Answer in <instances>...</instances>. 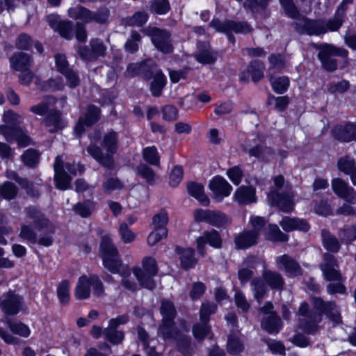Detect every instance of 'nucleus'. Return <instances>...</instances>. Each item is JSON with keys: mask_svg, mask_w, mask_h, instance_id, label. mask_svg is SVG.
Returning <instances> with one entry per match:
<instances>
[{"mask_svg": "<svg viewBox=\"0 0 356 356\" xmlns=\"http://www.w3.org/2000/svg\"><path fill=\"white\" fill-rule=\"evenodd\" d=\"M209 189L212 191L213 198L218 202L222 201L225 197L230 195L232 187L222 177L217 176L213 177L209 182Z\"/></svg>", "mask_w": 356, "mask_h": 356, "instance_id": "nucleus-22", "label": "nucleus"}, {"mask_svg": "<svg viewBox=\"0 0 356 356\" xmlns=\"http://www.w3.org/2000/svg\"><path fill=\"white\" fill-rule=\"evenodd\" d=\"M100 249L102 253V259L104 266L112 273H119L121 275H129V270L123 269L120 271L122 267V261L117 248L111 243L108 236H104L102 238Z\"/></svg>", "mask_w": 356, "mask_h": 356, "instance_id": "nucleus-3", "label": "nucleus"}, {"mask_svg": "<svg viewBox=\"0 0 356 356\" xmlns=\"http://www.w3.org/2000/svg\"><path fill=\"white\" fill-rule=\"evenodd\" d=\"M277 268L284 270L289 277H296L302 274L299 263L289 254H284L275 259Z\"/></svg>", "mask_w": 356, "mask_h": 356, "instance_id": "nucleus-16", "label": "nucleus"}, {"mask_svg": "<svg viewBox=\"0 0 356 356\" xmlns=\"http://www.w3.org/2000/svg\"><path fill=\"white\" fill-rule=\"evenodd\" d=\"M88 153L102 165L108 169H112L114 167V159L111 155L106 153L104 154L102 149L94 144L90 145L87 147Z\"/></svg>", "mask_w": 356, "mask_h": 356, "instance_id": "nucleus-29", "label": "nucleus"}, {"mask_svg": "<svg viewBox=\"0 0 356 356\" xmlns=\"http://www.w3.org/2000/svg\"><path fill=\"white\" fill-rule=\"evenodd\" d=\"M138 337L147 356H163L162 353L156 351L155 346H150V335H138Z\"/></svg>", "mask_w": 356, "mask_h": 356, "instance_id": "nucleus-56", "label": "nucleus"}, {"mask_svg": "<svg viewBox=\"0 0 356 356\" xmlns=\"http://www.w3.org/2000/svg\"><path fill=\"white\" fill-rule=\"evenodd\" d=\"M10 67L15 71H24L28 68H31L33 57L31 55L17 51L14 53L9 58Z\"/></svg>", "mask_w": 356, "mask_h": 356, "instance_id": "nucleus-27", "label": "nucleus"}, {"mask_svg": "<svg viewBox=\"0 0 356 356\" xmlns=\"http://www.w3.org/2000/svg\"><path fill=\"white\" fill-rule=\"evenodd\" d=\"M188 193L197 199L202 205L208 206L209 199L204 193V187L202 184L195 182L189 183L187 186Z\"/></svg>", "mask_w": 356, "mask_h": 356, "instance_id": "nucleus-41", "label": "nucleus"}, {"mask_svg": "<svg viewBox=\"0 0 356 356\" xmlns=\"http://www.w3.org/2000/svg\"><path fill=\"white\" fill-rule=\"evenodd\" d=\"M90 288H92L93 295L97 297H102L104 295V287L100 278L96 275L88 276Z\"/></svg>", "mask_w": 356, "mask_h": 356, "instance_id": "nucleus-60", "label": "nucleus"}, {"mask_svg": "<svg viewBox=\"0 0 356 356\" xmlns=\"http://www.w3.org/2000/svg\"><path fill=\"white\" fill-rule=\"evenodd\" d=\"M198 48L199 51L195 55V58L197 62L202 64H211L216 61V54L212 51L209 44H199Z\"/></svg>", "mask_w": 356, "mask_h": 356, "instance_id": "nucleus-33", "label": "nucleus"}, {"mask_svg": "<svg viewBox=\"0 0 356 356\" xmlns=\"http://www.w3.org/2000/svg\"><path fill=\"white\" fill-rule=\"evenodd\" d=\"M252 291L254 298L260 302L266 293V287L264 281L259 277H254L250 282Z\"/></svg>", "mask_w": 356, "mask_h": 356, "instance_id": "nucleus-51", "label": "nucleus"}, {"mask_svg": "<svg viewBox=\"0 0 356 356\" xmlns=\"http://www.w3.org/2000/svg\"><path fill=\"white\" fill-rule=\"evenodd\" d=\"M259 234L255 231H243L234 237L237 249H247L257 243Z\"/></svg>", "mask_w": 356, "mask_h": 356, "instance_id": "nucleus-28", "label": "nucleus"}, {"mask_svg": "<svg viewBox=\"0 0 356 356\" xmlns=\"http://www.w3.org/2000/svg\"><path fill=\"white\" fill-rule=\"evenodd\" d=\"M196 243L199 253L204 256L205 254V244L208 243L215 248H220L222 245V238L218 231L211 229L210 231H205L201 236L196 239Z\"/></svg>", "mask_w": 356, "mask_h": 356, "instance_id": "nucleus-21", "label": "nucleus"}, {"mask_svg": "<svg viewBox=\"0 0 356 356\" xmlns=\"http://www.w3.org/2000/svg\"><path fill=\"white\" fill-rule=\"evenodd\" d=\"M21 158L25 165L34 167L39 161V154L33 149H29L21 156Z\"/></svg>", "mask_w": 356, "mask_h": 356, "instance_id": "nucleus-64", "label": "nucleus"}, {"mask_svg": "<svg viewBox=\"0 0 356 356\" xmlns=\"http://www.w3.org/2000/svg\"><path fill=\"white\" fill-rule=\"evenodd\" d=\"M321 235L323 247L327 252L323 254L319 268L326 280L339 281L342 279V275L338 259L333 254L337 253L341 249L340 238L325 229L321 230Z\"/></svg>", "mask_w": 356, "mask_h": 356, "instance_id": "nucleus-2", "label": "nucleus"}, {"mask_svg": "<svg viewBox=\"0 0 356 356\" xmlns=\"http://www.w3.org/2000/svg\"><path fill=\"white\" fill-rule=\"evenodd\" d=\"M266 237L272 241L285 242L288 241V236L281 232L276 225H270L268 226Z\"/></svg>", "mask_w": 356, "mask_h": 356, "instance_id": "nucleus-55", "label": "nucleus"}, {"mask_svg": "<svg viewBox=\"0 0 356 356\" xmlns=\"http://www.w3.org/2000/svg\"><path fill=\"white\" fill-rule=\"evenodd\" d=\"M257 263H261L264 267H266L265 261L263 260H259L257 257H247L243 261V264L245 267L239 268L238 271V277L242 286L246 284L253 275V271L248 268H255L256 264Z\"/></svg>", "mask_w": 356, "mask_h": 356, "instance_id": "nucleus-26", "label": "nucleus"}, {"mask_svg": "<svg viewBox=\"0 0 356 356\" xmlns=\"http://www.w3.org/2000/svg\"><path fill=\"white\" fill-rule=\"evenodd\" d=\"M70 283L65 280L59 283L57 287V296L61 304H67L70 299Z\"/></svg>", "mask_w": 356, "mask_h": 356, "instance_id": "nucleus-54", "label": "nucleus"}, {"mask_svg": "<svg viewBox=\"0 0 356 356\" xmlns=\"http://www.w3.org/2000/svg\"><path fill=\"white\" fill-rule=\"evenodd\" d=\"M312 304L321 316L322 314H325L336 323L340 322V313L334 302H325L321 298L314 297L312 298Z\"/></svg>", "mask_w": 356, "mask_h": 356, "instance_id": "nucleus-15", "label": "nucleus"}, {"mask_svg": "<svg viewBox=\"0 0 356 356\" xmlns=\"http://www.w3.org/2000/svg\"><path fill=\"white\" fill-rule=\"evenodd\" d=\"M197 221L205 222L215 227H221L228 222V218L222 212L211 210L197 209L195 212Z\"/></svg>", "mask_w": 356, "mask_h": 356, "instance_id": "nucleus-14", "label": "nucleus"}, {"mask_svg": "<svg viewBox=\"0 0 356 356\" xmlns=\"http://www.w3.org/2000/svg\"><path fill=\"white\" fill-rule=\"evenodd\" d=\"M54 168L56 187L60 190L67 189L70 185L72 177L65 172L60 156H56Z\"/></svg>", "mask_w": 356, "mask_h": 356, "instance_id": "nucleus-25", "label": "nucleus"}, {"mask_svg": "<svg viewBox=\"0 0 356 356\" xmlns=\"http://www.w3.org/2000/svg\"><path fill=\"white\" fill-rule=\"evenodd\" d=\"M95 59L101 56H104L106 51V47L104 42L98 38L91 39L89 43Z\"/></svg>", "mask_w": 356, "mask_h": 356, "instance_id": "nucleus-61", "label": "nucleus"}, {"mask_svg": "<svg viewBox=\"0 0 356 356\" xmlns=\"http://www.w3.org/2000/svg\"><path fill=\"white\" fill-rule=\"evenodd\" d=\"M238 336L227 335V351L231 355H238L244 350L243 343Z\"/></svg>", "mask_w": 356, "mask_h": 356, "instance_id": "nucleus-46", "label": "nucleus"}, {"mask_svg": "<svg viewBox=\"0 0 356 356\" xmlns=\"http://www.w3.org/2000/svg\"><path fill=\"white\" fill-rule=\"evenodd\" d=\"M136 171L138 175L146 180V181L152 184L155 180L156 175L154 170L145 163H140L137 168Z\"/></svg>", "mask_w": 356, "mask_h": 356, "instance_id": "nucleus-57", "label": "nucleus"}, {"mask_svg": "<svg viewBox=\"0 0 356 356\" xmlns=\"http://www.w3.org/2000/svg\"><path fill=\"white\" fill-rule=\"evenodd\" d=\"M74 211L83 218L90 216L95 210V204L93 201L86 200L79 202L74 206Z\"/></svg>", "mask_w": 356, "mask_h": 356, "instance_id": "nucleus-49", "label": "nucleus"}, {"mask_svg": "<svg viewBox=\"0 0 356 356\" xmlns=\"http://www.w3.org/2000/svg\"><path fill=\"white\" fill-rule=\"evenodd\" d=\"M271 204L277 206L284 212H290L293 209V195L290 192L280 194L272 191L268 194Z\"/></svg>", "mask_w": 356, "mask_h": 356, "instance_id": "nucleus-23", "label": "nucleus"}, {"mask_svg": "<svg viewBox=\"0 0 356 356\" xmlns=\"http://www.w3.org/2000/svg\"><path fill=\"white\" fill-rule=\"evenodd\" d=\"M337 235L341 243L351 244L356 240V225H345L339 229Z\"/></svg>", "mask_w": 356, "mask_h": 356, "instance_id": "nucleus-40", "label": "nucleus"}, {"mask_svg": "<svg viewBox=\"0 0 356 356\" xmlns=\"http://www.w3.org/2000/svg\"><path fill=\"white\" fill-rule=\"evenodd\" d=\"M133 273L142 286L149 290L155 288L153 277L157 274L158 267L154 258L145 257L142 261V267L134 268Z\"/></svg>", "mask_w": 356, "mask_h": 356, "instance_id": "nucleus-6", "label": "nucleus"}, {"mask_svg": "<svg viewBox=\"0 0 356 356\" xmlns=\"http://www.w3.org/2000/svg\"><path fill=\"white\" fill-rule=\"evenodd\" d=\"M313 47L319 50L318 58L321 60L323 67L327 71H334L337 68V60L332 58V56L346 57L348 51L343 48H337L332 44H313Z\"/></svg>", "mask_w": 356, "mask_h": 356, "instance_id": "nucleus-7", "label": "nucleus"}, {"mask_svg": "<svg viewBox=\"0 0 356 356\" xmlns=\"http://www.w3.org/2000/svg\"><path fill=\"white\" fill-rule=\"evenodd\" d=\"M295 29L300 33H306L309 35H320L326 33L324 29V21L322 19L312 20L306 17L298 19L294 22Z\"/></svg>", "mask_w": 356, "mask_h": 356, "instance_id": "nucleus-10", "label": "nucleus"}, {"mask_svg": "<svg viewBox=\"0 0 356 356\" xmlns=\"http://www.w3.org/2000/svg\"><path fill=\"white\" fill-rule=\"evenodd\" d=\"M235 198L240 204L254 202L255 190L251 186H241L235 193Z\"/></svg>", "mask_w": 356, "mask_h": 356, "instance_id": "nucleus-39", "label": "nucleus"}, {"mask_svg": "<svg viewBox=\"0 0 356 356\" xmlns=\"http://www.w3.org/2000/svg\"><path fill=\"white\" fill-rule=\"evenodd\" d=\"M67 13L72 19H80L85 23L95 22L99 24H106L110 16V10L107 8H100L93 12L81 5L70 8Z\"/></svg>", "mask_w": 356, "mask_h": 356, "instance_id": "nucleus-4", "label": "nucleus"}, {"mask_svg": "<svg viewBox=\"0 0 356 356\" xmlns=\"http://www.w3.org/2000/svg\"><path fill=\"white\" fill-rule=\"evenodd\" d=\"M217 309L215 303L205 301L202 303L200 310V316L202 321L201 324H196L193 326V334H209L211 332V327L207 325L210 315L214 314Z\"/></svg>", "mask_w": 356, "mask_h": 356, "instance_id": "nucleus-12", "label": "nucleus"}, {"mask_svg": "<svg viewBox=\"0 0 356 356\" xmlns=\"http://www.w3.org/2000/svg\"><path fill=\"white\" fill-rule=\"evenodd\" d=\"M100 109L94 106H88L86 113L83 117H80L74 128V132L79 136L85 131V126H91L96 123L100 118Z\"/></svg>", "mask_w": 356, "mask_h": 356, "instance_id": "nucleus-19", "label": "nucleus"}, {"mask_svg": "<svg viewBox=\"0 0 356 356\" xmlns=\"http://www.w3.org/2000/svg\"><path fill=\"white\" fill-rule=\"evenodd\" d=\"M181 266L188 269L193 268L196 264V259L194 258V250L188 248L183 250L180 256Z\"/></svg>", "mask_w": 356, "mask_h": 356, "instance_id": "nucleus-58", "label": "nucleus"}, {"mask_svg": "<svg viewBox=\"0 0 356 356\" xmlns=\"http://www.w3.org/2000/svg\"><path fill=\"white\" fill-rule=\"evenodd\" d=\"M27 218L32 220L34 228L29 225L21 226L19 237L33 244L49 247L53 244L55 226L38 208L29 206L24 209Z\"/></svg>", "mask_w": 356, "mask_h": 356, "instance_id": "nucleus-1", "label": "nucleus"}, {"mask_svg": "<svg viewBox=\"0 0 356 356\" xmlns=\"http://www.w3.org/2000/svg\"><path fill=\"white\" fill-rule=\"evenodd\" d=\"M344 15V10H341V8H338L335 15L332 19L327 22L324 21V29L326 30V33L337 31L343 24Z\"/></svg>", "mask_w": 356, "mask_h": 356, "instance_id": "nucleus-45", "label": "nucleus"}, {"mask_svg": "<svg viewBox=\"0 0 356 356\" xmlns=\"http://www.w3.org/2000/svg\"><path fill=\"white\" fill-rule=\"evenodd\" d=\"M141 41L140 33L136 30H131L124 45V50L129 54H135L138 51Z\"/></svg>", "mask_w": 356, "mask_h": 356, "instance_id": "nucleus-43", "label": "nucleus"}, {"mask_svg": "<svg viewBox=\"0 0 356 356\" xmlns=\"http://www.w3.org/2000/svg\"><path fill=\"white\" fill-rule=\"evenodd\" d=\"M44 124L51 133L56 132L65 127V122L61 118V113L58 111H54L48 115L44 120Z\"/></svg>", "mask_w": 356, "mask_h": 356, "instance_id": "nucleus-36", "label": "nucleus"}, {"mask_svg": "<svg viewBox=\"0 0 356 356\" xmlns=\"http://www.w3.org/2000/svg\"><path fill=\"white\" fill-rule=\"evenodd\" d=\"M262 277L265 282L272 289L282 290L284 285V280L280 273L269 270L262 273Z\"/></svg>", "mask_w": 356, "mask_h": 356, "instance_id": "nucleus-34", "label": "nucleus"}, {"mask_svg": "<svg viewBox=\"0 0 356 356\" xmlns=\"http://www.w3.org/2000/svg\"><path fill=\"white\" fill-rule=\"evenodd\" d=\"M299 327L307 332H316L320 331L319 323L322 321L320 314H313L309 312V305L306 302L301 303L298 312Z\"/></svg>", "mask_w": 356, "mask_h": 356, "instance_id": "nucleus-9", "label": "nucleus"}, {"mask_svg": "<svg viewBox=\"0 0 356 356\" xmlns=\"http://www.w3.org/2000/svg\"><path fill=\"white\" fill-rule=\"evenodd\" d=\"M333 192L347 202L355 204L356 202V191L349 184L340 178H334L331 181Z\"/></svg>", "mask_w": 356, "mask_h": 356, "instance_id": "nucleus-18", "label": "nucleus"}, {"mask_svg": "<svg viewBox=\"0 0 356 356\" xmlns=\"http://www.w3.org/2000/svg\"><path fill=\"white\" fill-rule=\"evenodd\" d=\"M332 132L334 138L341 142L356 140V125L348 124L345 126H337Z\"/></svg>", "mask_w": 356, "mask_h": 356, "instance_id": "nucleus-30", "label": "nucleus"}, {"mask_svg": "<svg viewBox=\"0 0 356 356\" xmlns=\"http://www.w3.org/2000/svg\"><path fill=\"white\" fill-rule=\"evenodd\" d=\"M164 340H174L177 350L182 356H194L195 351L192 346L190 335H161Z\"/></svg>", "mask_w": 356, "mask_h": 356, "instance_id": "nucleus-24", "label": "nucleus"}, {"mask_svg": "<svg viewBox=\"0 0 356 356\" xmlns=\"http://www.w3.org/2000/svg\"><path fill=\"white\" fill-rule=\"evenodd\" d=\"M90 296V284L88 276L82 275L79 278L75 289V296L78 300H85Z\"/></svg>", "mask_w": 356, "mask_h": 356, "instance_id": "nucleus-38", "label": "nucleus"}, {"mask_svg": "<svg viewBox=\"0 0 356 356\" xmlns=\"http://www.w3.org/2000/svg\"><path fill=\"white\" fill-rule=\"evenodd\" d=\"M249 139H247L245 144L243 145L244 151L249 154L250 156H254L258 159L268 160L273 154V151L270 147H264L261 145H255L250 147Z\"/></svg>", "mask_w": 356, "mask_h": 356, "instance_id": "nucleus-31", "label": "nucleus"}, {"mask_svg": "<svg viewBox=\"0 0 356 356\" xmlns=\"http://www.w3.org/2000/svg\"><path fill=\"white\" fill-rule=\"evenodd\" d=\"M0 134L3 136L8 142L16 140L19 145L27 146L29 144L30 138L26 131L21 127L15 126L1 125Z\"/></svg>", "mask_w": 356, "mask_h": 356, "instance_id": "nucleus-13", "label": "nucleus"}, {"mask_svg": "<svg viewBox=\"0 0 356 356\" xmlns=\"http://www.w3.org/2000/svg\"><path fill=\"white\" fill-rule=\"evenodd\" d=\"M270 66L268 67V75L280 72L285 67V60L284 57L280 55L272 54L268 57Z\"/></svg>", "mask_w": 356, "mask_h": 356, "instance_id": "nucleus-52", "label": "nucleus"}, {"mask_svg": "<svg viewBox=\"0 0 356 356\" xmlns=\"http://www.w3.org/2000/svg\"><path fill=\"white\" fill-rule=\"evenodd\" d=\"M129 320V316L128 314H124L120 316H117L116 318H111L108 321V325L106 328L108 334H111L112 332H115V330L121 325L126 324Z\"/></svg>", "mask_w": 356, "mask_h": 356, "instance_id": "nucleus-63", "label": "nucleus"}, {"mask_svg": "<svg viewBox=\"0 0 356 356\" xmlns=\"http://www.w3.org/2000/svg\"><path fill=\"white\" fill-rule=\"evenodd\" d=\"M261 326L268 332H278L282 326V323L279 316L274 315L263 317Z\"/></svg>", "mask_w": 356, "mask_h": 356, "instance_id": "nucleus-44", "label": "nucleus"}, {"mask_svg": "<svg viewBox=\"0 0 356 356\" xmlns=\"http://www.w3.org/2000/svg\"><path fill=\"white\" fill-rule=\"evenodd\" d=\"M149 15L146 11H138L131 16L122 19L124 26L140 27L145 24L148 20Z\"/></svg>", "mask_w": 356, "mask_h": 356, "instance_id": "nucleus-37", "label": "nucleus"}, {"mask_svg": "<svg viewBox=\"0 0 356 356\" xmlns=\"http://www.w3.org/2000/svg\"><path fill=\"white\" fill-rule=\"evenodd\" d=\"M154 64V63L151 60L140 64H129L125 72L126 75L129 77H134L140 73H143L145 77V74L149 72V70Z\"/></svg>", "mask_w": 356, "mask_h": 356, "instance_id": "nucleus-42", "label": "nucleus"}, {"mask_svg": "<svg viewBox=\"0 0 356 356\" xmlns=\"http://www.w3.org/2000/svg\"><path fill=\"white\" fill-rule=\"evenodd\" d=\"M102 146L106 150L108 155L113 157L118 148V134L113 131L106 134L103 137Z\"/></svg>", "mask_w": 356, "mask_h": 356, "instance_id": "nucleus-35", "label": "nucleus"}, {"mask_svg": "<svg viewBox=\"0 0 356 356\" xmlns=\"http://www.w3.org/2000/svg\"><path fill=\"white\" fill-rule=\"evenodd\" d=\"M248 70V73L251 75L252 80L254 82H257L264 76L265 65L259 60H253L250 63Z\"/></svg>", "mask_w": 356, "mask_h": 356, "instance_id": "nucleus-47", "label": "nucleus"}, {"mask_svg": "<svg viewBox=\"0 0 356 356\" xmlns=\"http://www.w3.org/2000/svg\"><path fill=\"white\" fill-rule=\"evenodd\" d=\"M143 159L150 165H159L160 163V156L157 149L154 146L147 147L143 149Z\"/></svg>", "mask_w": 356, "mask_h": 356, "instance_id": "nucleus-53", "label": "nucleus"}, {"mask_svg": "<svg viewBox=\"0 0 356 356\" xmlns=\"http://www.w3.org/2000/svg\"><path fill=\"white\" fill-rule=\"evenodd\" d=\"M210 26L218 32L226 34L229 40L233 44L235 42V38L232 35L233 33L236 34H248L253 30L251 25L246 22H236L229 19L222 21L217 18L211 20Z\"/></svg>", "mask_w": 356, "mask_h": 356, "instance_id": "nucleus-5", "label": "nucleus"}, {"mask_svg": "<svg viewBox=\"0 0 356 356\" xmlns=\"http://www.w3.org/2000/svg\"><path fill=\"white\" fill-rule=\"evenodd\" d=\"M22 298L13 291L4 294L0 300V307L7 315H15L21 309Z\"/></svg>", "mask_w": 356, "mask_h": 356, "instance_id": "nucleus-17", "label": "nucleus"}, {"mask_svg": "<svg viewBox=\"0 0 356 356\" xmlns=\"http://www.w3.org/2000/svg\"><path fill=\"white\" fill-rule=\"evenodd\" d=\"M142 32L145 35L151 38L154 47L164 54H170L173 51L170 34L165 30L155 26H148L143 29Z\"/></svg>", "mask_w": 356, "mask_h": 356, "instance_id": "nucleus-8", "label": "nucleus"}, {"mask_svg": "<svg viewBox=\"0 0 356 356\" xmlns=\"http://www.w3.org/2000/svg\"><path fill=\"white\" fill-rule=\"evenodd\" d=\"M280 224L286 232H291L295 229L307 232L309 229L308 222L303 219L299 218L284 217Z\"/></svg>", "mask_w": 356, "mask_h": 356, "instance_id": "nucleus-32", "label": "nucleus"}, {"mask_svg": "<svg viewBox=\"0 0 356 356\" xmlns=\"http://www.w3.org/2000/svg\"><path fill=\"white\" fill-rule=\"evenodd\" d=\"M273 90L277 94H282L286 91L289 86V79L287 76H280L275 79L268 75Z\"/></svg>", "mask_w": 356, "mask_h": 356, "instance_id": "nucleus-50", "label": "nucleus"}, {"mask_svg": "<svg viewBox=\"0 0 356 356\" xmlns=\"http://www.w3.org/2000/svg\"><path fill=\"white\" fill-rule=\"evenodd\" d=\"M160 312L162 316L161 332L162 334H170L174 330V320L177 314L173 302L168 300H163L161 303Z\"/></svg>", "mask_w": 356, "mask_h": 356, "instance_id": "nucleus-11", "label": "nucleus"}, {"mask_svg": "<svg viewBox=\"0 0 356 356\" xmlns=\"http://www.w3.org/2000/svg\"><path fill=\"white\" fill-rule=\"evenodd\" d=\"M337 165L339 170L349 175L356 169L354 160L348 156L341 158L338 161Z\"/></svg>", "mask_w": 356, "mask_h": 356, "instance_id": "nucleus-62", "label": "nucleus"}, {"mask_svg": "<svg viewBox=\"0 0 356 356\" xmlns=\"http://www.w3.org/2000/svg\"><path fill=\"white\" fill-rule=\"evenodd\" d=\"M35 83L38 86V88L42 90H63L65 88L61 78L49 79L42 85H40L39 79L36 78Z\"/></svg>", "mask_w": 356, "mask_h": 356, "instance_id": "nucleus-48", "label": "nucleus"}, {"mask_svg": "<svg viewBox=\"0 0 356 356\" xmlns=\"http://www.w3.org/2000/svg\"><path fill=\"white\" fill-rule=\"evenodd\" d=\"M146 79H153L151 83L150 90L154 97H159L161 95L162 90L165 87L167 80L165 75L154 63L149 70V73L145 74Z\"/></svg>", "mask_w": 356, "mask_h": 356, "instance_id": "nucleus-20", "label": "nucleus"}, {"mask_svg": "<svg viewBox=\"0 0 356 356\" xmlns=\"http://www.w3.org/2000/svg\"><path fill=\"white\" fill-rule=\"evenodd\" d=\"M280 5L285 14L291 18L298 19L300 15L293 0H280Z\"/></svg>", "mask_w": 356, "mask_h": 356, "instance_id": "nucleus-59", "label": "nucleus"}]
</instances>
